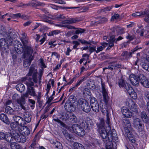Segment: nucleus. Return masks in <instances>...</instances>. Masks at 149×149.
<instances>
[{"label": "nucleus", "instance_id": "7", "mask_svg": "<svg viewBox=\"0 0 149 149\" xmlns=\"http://www.w3.org/2000/svg\"><path fill=\"white\" fill-rule=\"evenodd\" d=\"M133 125L134 128L139 132H141L144 130V125L142 120L139 118H135L133 120Z\"/></svg>", "mask_w": 149, "mask_h": 149}, {"label": "nucleus", "instance_id": "56", "mask_svg": "<svg viewBox=\"0 0 149 149\" xmlns=\"http://www.w3.org/2000/svg\"><path fill=\"white\" fill-rule=\"evenodd\" d=\"M90 102L91 105H92L95 103L98 102L96 98L93 97L91 98Z\"/></svg>", "mask_w": 149, "mask_h": 149}, {"label": "nucleus", "instance_id": "34", "mask_svg": "<svg viewBox=\"0 0 149 149\" xmlns=\"http://www.w3.org/2000/svg\"><path fill=\"white\" fill-rule=\"evenodd\" d=\"M141 117L142 121L145 123H147L149 121L148 117L145 111L141 112L140 114Z\"/></svg>", "mask_w": 149, "mask_h": 149}, {"label": "nucleus", "instance_id": "18", "mask_svg": "<svg viewBox=\"0 0 149 149\" xmlns=\"http://www.w3.org/2000/svg\"><path fill=\"white\" fill-rule=\"evenodd\" d=\"M121 111L123 115L127 118H130L132 116V112L126 107H122Z\"/></svg>", "mask_w": 149, "mask_h": 149}, {"label": "nucleus", "instance_id": "14", "mask_svg": "<svg viewBox=\"0 0 149 149\" xmlns=\"http://www.w3.org/2000/svg\"><path fill=\"white\" fill-rule=\"evenodd\" d=\"M75 102H72L70 103H66L64 107L67 111L69 112H72L74 111L75 109V108L78 107V104H75Z\"/></svg>", "mask_w": 149, "mask_h": 149}, {"label": "nucleus", "instance_id": "30", "mask_svg": "<svg viewBox=\"0 0 149 149\" xmlns=\"http://www.w3.org/2000/svg\"><path fill=\"white\" fill-rule=\"evenodd\" d=\"M80 21V20L77 19L70 18L68 19L63 21L62 23L63 24H71L79 22Z\"/></svg>", "mask_w": 149, "mask_h": 149}, {"label": "nucleus", "instance_id": "48", "mask_svg": "<svg viewBox=\"0 0 149 149\" xmlns=\"http://www.w3.org/2000/svg\"><path fill=\"white\" fill-rule=\"evenodd\" d=\"M41 94L40 93H39L37 96V101L39 104V106H42V101L41 100Z\"/></svg>", "mask_w": 149, "mask_h": 149}, {"label": "nucleus", "instance_id": "28", "mask_svg": "<svg viewBox=\"0 0 149 149\" xmlns=\"http://www.w3.org/2000/svg\"><path fill=\"white\" fill-rule=\"evenodd\" d=\"M82 110L86 113L89 112L91 110V109L89 103L87 102H85V103L82 105L81 108Z\"/></svg>", "mask_w": 149, "mask_h": 149}, {"label": "nucleus", "instance_id": "22", "mask_svg": "<svg viewBox=\"0 0 149 149\" xmlns=\"http://www.w3.org/2000/svg\"><path fill=\"white\" fill-rule=\"evenodd\" d=\"M63 26V27H66L70 29H77V30L75 31V33L76 34H78L80 33H83L85 31L84 29H81L80 28H76L73 26L65 24Z\"/></svg>", "mask_w": 149, "mask_h": 149}, {"label": "nucleus", "instance_id": "35", "mask_svg": "<svg viewBox=\"0 0 149 149\" xmlns=\"http://www.w3.org/2000/svg\"><path fill=\"white\" fill-rule=\"evenodd\" d=\"M22 36L21 40L23 45L26 44L28 42V38L26 34L25 33H23L22 34Z\"/></svg>", "mask_w": 149, "mask_h": 149}, {"label": "nucleus", "instance_id": "59", "mask_svg": "<svg viewBox=\"0 0 149 149\" xmlns=\"http://www.w3.org/2000/svg\"><path fill=\"white\" fill-rule=\"evenodd\" d=\"M17 125H18L16 123H15V122H12L10 124V127L13 130H15V129L17 126Z\"/></svg>", "mask_w": 149, "mask_h": 149}, {"label": "nucleus", "instance_id": "9", "mask_svg": "<svg viewBox=\"0 0 149 149\" xmlns=\"http://www.w3.org/2000/svg\"><path fill=\"white\" fill-rule=\"evenodd\" d=\"M72 128L73 131L80 136H83L85 134L84 129L79 125L74 124L72 125Z\"/></svg>", "mask_w": 149, "mask_h": 149}, {"label": "nucleus", "instance_id": "36", "mask_svg": "<svg viewBox=\"0 0 149 149\" xmlns=\"http://www.w3.org/2000/svg\"><path fill=\"white\" fill-rule=\"evenodd\" d=\"M93 111L97 113L99 112V105L98 102L95 103L92 105H91Z\"/></svg>", "mask_w": 149, "mask_h": 149}, {"label": "nucleus", "instance_id": "46", "mask_svg": "<svg viewBox=\"0 0 149 149\" xmlns=\"http://www.w3.org/2000/svg\"><path fill=\"white\" fill-rule=\"evenodd\" d=\"M116 32L119 35H121L125 32L124 29L123 28L117 27L115 28Z\"/></svg>", "mask_w": 149, "mask_h": 149}, {"label": "nucleus", "instance_id": "63", "mask_svg": "<svg viewBox=\"0 0 149 149\" xmlns=\"http://www.w3.org/2000/svg\"><path fill=\"white\" fill-rule=\"evenodd\" d=\"M119 15L118 14H114L112 16L111 20H114V19H118L119 17Z\"/></svg>", "mask_w": 149, "mask_h": 149}, {"label": "nucleus", "instance_id": "16", "mask_svg": "<svg viewBox=\"0 0 149 149\" xmlns=\"http://www.w3.org/2000/svg\"><path fill=\"white\" fill-rule=\"evenodd\" d=\"M85 123L84 127L85 130H87L89 132L90 130L93 129L94 124L90 118H88L85 121Z\"/></svg>", "mask_w": 149, "mask_h": 149}, {"label": "nucleus", "instance_id": "32", "mask_svg": "<svg viewBox=\"0 0 149 149\" xmlns=\"http://www.w3.org/2000/svg\"><path fill=\"white\" fill-rule=\"evenodd\" d=\"M33 58H26L24 61L23 66L24 68L29 67L31 65Z\"/></svg>", "mask_w": 149, "mask_h": 149}, {"label": "nucleus", "instance_id": "33", "mask_svg": "<svg viewBox=\"0 0 149 149\" xmlns=\"http://www.w3.org/2000/svg\"><path fill=\"white\" fill-rule=\"evenodd\" d=\"M31 116L29 113L25 112L24 113V121L29 123L31 121Z\"/></svg>", "mask_w": 149, "mask_h": 149}, {"label": "nucleus", "instance_id": "24", "mask_svg": "<svg viewBox=\"0 0 149 149\" xmlns=\"http://www.w3.org/2000/svg\"><path fill=\"white\" fill-rule=\"evenodd\" d=\"M141 79L140 83L144 87L146 88H149V81L146 78L143 74L141 75Z\"/></svg>", "mask_w": 149, "mask_h": 149}, {"label": "nucleus", "instance_id": "10", "mask_svg": "<svg viewBox=\"0 0 149 149\" xmlns=\"http://www.w3.org/2000/svg\"><path fill=\"white\" fill-rule=\"evenodd\" d=\"M100 109L102 113L104 114L106 113H107V120L106 122V123L108 125V127H109V128H110V119L109 115L108 113L107 104L106 103L102 105H101V104H100Z\"/></svg>", "mask_w": 149, "mask_h": 149}, {"label": "nucleus", "instance_id": "41", "mask_svg": "<svg viewBox=\"0 0 149 149\" xmlns=\"http://www.w3.org/2000/svg\"><path fill=\"white\" fill-rule=\"evenodd\" d=\"M85 102H86L83 99L81 98L79 99L77 102H74L75 104H78V106L82 107V105L85 103Z\"/></svg>", "mask_w": 149, "mask_h": 149}, {"label": "nucleus", "instance_id": "17", "mask_svg": "<svg viewBox=\"0 0 149 149\" xmlns=\"http://www.w3.org/2000/svg\"><path fill=\"white\" fill-rule=\"evenodd\" d=\"M121 67L120 64L119 63H115L113 62L111 63L107 67H106L103 69V70L108 69L111 70H117L118 68H120Z\"/></svg>", "mask_w": 149, "mask_h": 149}, {"label": "nucleus", "instance_id": "20", "mask_svg": "<svg viewBox=\"0 0 149 149\" xmlns=\"http://www.w3.org/2000/svg\"><path fill=\"white\" fill-rule=\"evenodd\" d=\"M14 120L18 125L22 126L26 123L24 119L18 116H13Z\"/></svg>", "mask_w": 149, "mask_h": 149}, {"label": "nucleus", "instance_id": "45", "mask_svg": "<svg viewBox=\"0 0 149 149\" xmlns=\"http://www.w3.org/2000/svg\"><path fill=\"white\" fill-rule=\"evenodd\" d=\"M125 88L126 89L127 92L129 93H131V91L133 90L130 85L127 83L125 85Z\"/></svg>", "mask_w": 149, "mask_h": 149}, {"label": "nucleus", "instance_id": "47", "mask_svg": "<svg viewBox=\"0 0 149 149\" xmlns=\"http://www.w3.org/2000/svg\"><path fill=\"white\" fill-rule=\"evenodd\" d=\"M17 102L19 105L25 104V98L24 97L21 96L20 99H17Z\"/></svg>", "mask_w": 149, "mask_h": 149}, {"label": "nucleus", "instance_id": "6", "mask_svg": "<svg viewBox=\"0 0 149 149\" xmlns=\"http://www.w3.org/2000/svg\"><path fill=\"white\" fill-rule=\"evenodd\" d=\"M29 82L27 81H26L25 84L27 86V91L29 95L31 96L34 97L36 96V93L35 90L32 86H34L33 82L31 81L32 78H29Z\"/></svg>", "mask_w": 149, "mask_h": 149}, {"label": "nucleus", "instance_id": "31", "mask_svg": "<svg viewBox=\"0 0 149 149\" xmlns=\"http://www.w3.org/2000/svg\"><path fill=\"white\" fill-rule=\"evenodd\" d=\"M6 113L10 115H14L15 114V111L10 106H6L5 108Z\"/></svg>", "mask_w": 149, "mask_h": 149}, {"label": "nucleus", "instance_id": "2", "mask_svg": "<svg viewBox=\"0 0 149 149\" xmlns=\"http://www.w3.org/2000/svg\"><path fill=\"white\" fill-rule=\"evenodd\" d=\"M16 52L19 54L23 53V57L24 59L26 58H33L32 54L33 52V48L30 46L27 45L26 44L23 46L20 44L17 45Z\"/></svg>", "mask_w": 149, "mask_h": 149}, {"label": "nucleus", "instance_id": "19", "mask_svg": "<svg viewBox=\"0 0 149 149\" xmlns=\"http://www.w3.org/2000/svg\"><path fill=\"white\" fill-rule=\"evenodd\" d=\"M146 15L149 17V11L148 10L145 9L143 12H135L134 13L132 14V15L133 17H140L142 16L144 17Z\"/></svg>", "mask_w": 149, "mask_h": 149}, {"label": "nucleus", "instance_id": "51", "mask_svg": "<svg viewBox=\"0 0 149 149\" xmlns=\"http://www.w3.org/2000/svg\"><path fill=\"white\" fill-rule=\"evenodd\" d=\"M86 78L85 77H82V79L80 80H78L76 84H75V86L78 87L81 83L82 82L84 81V80H86Z\"/></svg>", "mask_w": 149, "mask_h": 149}, {"label": "nucleus", "instance_id": "53", "mask_svg": "<svg viewBox=\"0 0 149 149\" xmlns=\"http://www.w3.org/2000/svg\"><path fill=\"white\" fill-rule=\"evenodd\" d=\"M112 6H109L108 7H106L105 8L102 9L101 11L102 12H106L107 11H110L111 9L112 8Z\"/></svg>", "mask_w": 149, "mask_h": 149}, {"label": "nucleus", "instance_id": "3", "mask_svg": "<svg viewBox=\"0 0 149 149\" xmlns=\"http://www.w3.org/2000/svg\"><path fill=\"white\" fill-rule=\"evenodd\" d=\"M7 36L5 39H1L0 40V42L1 44V42L4 41L8 45H10L13 43V41L16 38V35L14 30L13 29H10L7 33ZM6 44L4 43V45ZM1 45H2L1 44Z\"/></svg>", "mask_w": 149, "mask_h": 149}, {"label": "nucleus", "instance_id": "15", "mask_svg": "<svg viewBox=\"0 0 149 149\" xmlns=\"http://www.w3.org/2000/svg\"><path fill=\"white\" fill-rule=\"evenodd\" d=\"M126 104L128 106L130 109L132 111L137 113L138 106L133 101L129 100L128 101L126 102Z\"/></svg>", "mask_w": 149, "mask_h": 149}, {"label": "nucleus", "instance_id": "11", "mask_svg": "<svg viewBox=\"0 0 149 149\" xmlns=\"http://www.w3.org/2000/svg\"><path fill=\"white\" fill-rule=\"evenodd\" d=\"M142 75L139 76H135L133 74H132L130 76V83L134 86H137L139 84V81L141 78Z\"/></svg>", "mask_w": 149, "mask_h": 149}, {"label": "nucleus", "instance_id": "62", "mask_svg": "<svg viewBox=\"0 0 149 149\" xmlns=\"http://www.w3.org/2000/svg\"><path fill=\"white\" fill-rule=\"evenodd\" d=\"M73 44H74L73 46L74 49H77V46L80 45V43L77 41H74L73 42Z\"/></svg>", "mask_w": 149, "mask_h": 149}, {"label": "nucleus", "instance_id": "8", "mask_svg": "<svg viewBox=\"0 0 149 149\" xmlns=\"http://www.w3.org/2000/svg\"><path fill=\"white\" fill-rule=\"evenodd\" d=\"M122 125L123 129H122V130L123 133L130 131L132 129L130 121L129 119H123Z\"/></svg>", "mask_w": 149, "mask_h": 149}, {"label": "nucleus", "instance_id": "21", "mask_svg": "<svg viewBox=\"0 0 149 149\" xmlns=\"http://www.w3.org/2000/svg\"><path fill=\"white\" fill-rule=\"evenodd\" d=\"M19 131L20 133L24 136H28L30 133L29 129L26 126H22Z\"/></svg>", "mask_w": 149, "mask_h": 149}, {"label": "nucleus", "instance_id": "13", "mask_svg": "<svg viewBox=\"0 0 149 149\" xmlns=\"http://www.w3.org/2000/svg\"><path fill=\"white\" fill-rule=\"evenodd\" d=\"M38 73L37 70L35 68L33 67H30L29 72L28 73V75L31 76L32 75V79L34 82L37 83L38 81L37 78V74Z\"/></svg>", "mask_w": 149, "mask_h": 149}, {"label": "nucleus", "instance_id": "1", "mask_svg": "<svg viewBox=\"0 0 149 149\" xmlns=\"http://www.w3.org/2000/svg\"><path fill=\"white\" fill-rule=\"evenodd\" d=\"M98 131L105 144L106 149H112L113 146L112 141L113 138L116 135L115 129H112L111 131L108 132L105 129L100 130Z\"/></svg>", "mask_w": 149, "mask_h": 149}, {"label": "nucleus", "instance_id": "43", "mask_svg": "<svg viewBox=\"0 0 149 149\" xmlns=\"http://www.w3.org/2000/svg\"><path fill=\"white\" fill-rule=\"evenodd\" d=\"M62 133L66 139L68 140L69 139H71L72 138V135L69 134L65 130H64L62 131Z\"/></svg>", "mask_w": 149, "mask_h": 149}, {"label": "nucleus", "instance_id": "38", "mask_svg": "<svg viewBox=\"0 0 149 149\" xmlns=\"http://www.w3.org/2000/svg\"><path fill=\"white\" fill-rule=\"evenodd\" d=\"M108 19L107 18L104 17L101 18L100 20L97 22H95L94 23L92 24L94 25H96L97 24L104 23L107 22Z\"/></svg>", "mask_w": 149, "mask_h": 149}, {"label": "nucleus", "instance_id": "52", "mask_svg": "<svg viewBox=\"0 0 149 149\" xmlns=\"http://www.w3.org/2000/svg\"><path fill=\"white\" fill-rule=\"evenodd\" d=\"M83 94L86 96L90 95L91 94L90 90L87 88H85L83 90Z\"/></svg>", "mask_w": 149, "mask_h": 149}, {"label": "nucleus", "instance_id": "58", "mask_svg": "<svg viewBox=\"0 0 149 149\" xmlns=\"http://www.w3.org/2000/svg\"><path fill=\"white\" fill-rule=\"evenodd\" d=\"M28 6H31L35 7H37V2H34L32 1L29 2L28 3Z\"/></svg>", "mask_w": 149, "mask_h": 149}, {"label": "nucleus", "instance_id": "25", "mask_svg": "<svg viewBox=\"0 0 149 149\" xmlns=\"http://www.w3.org/2000/svg\"><path fill=\"white\" fill-rule=\"evenodd\" d=\"M0 119L7 125H9L10 123V122L7 115L4 113H2L0 115Z\"/></svg>", "mask_w": 149, "mask_h": 149}, {"label": "nucleus", "instance_id": "55", "mask_svg": "<svg viewBox=\"0 0 149 149\" xmlns=\"http://www.w3.org/2000/svg\"><path fill=\"white\" fill-rule=\"evenodd\" d=\"M36 142L33 141L29 148L31 149H36Z\"/></svg>", "mask_w": 149, "mask_h": 149}, {"label": "nucleus", "instance_id": "29", "mask_svg": "<svg viewBox=\"0 0 149 149\" xmlns=\"http://www.w3.org/2000/svg\"><path fill=\"white\" fill-rule=\"evenodd\" d=\"M104 123V120L103 119L101 118L99 122L97 123V125L98 128V131L100 130H102L105 129Z\"/></svg>", "mask_w": 149, "mask_h": 149}, {"label": "nucleus", "instance_id": "54", "mask_svg": "<svg viewBox=\"0 0 149 149\" xmlns=\"http://www.w3.org/2000/svg\"><path fill=\"white\" fill-rule=\"evenodd\" d=\"M144 95L146 100L149 101V91H146L144 92Z\"/></svg>", "mask_w": 149, "mask_h": 149}, {"label": "nucleus", "instance_id": "57", "mask_svg": "<svg viewBox=\"0 0 149 149\" xmlns=\"http://www.w3.org/2000/svg\"><path fill=\"white\" fill-rule=\"evenodd\" d=\"M96 47H91L90 46L89 47V51L90 52V54L94 51L96 52Z\"/></svg>", "mask_w": 149, "mask_h": 149}, {"label": "nucleus", "instance_id": "26", "mask_svg": "<svg viewBox=\"0 0 149 149\" xmlns=\"http://www.w3.org/2000/svg\"><path fill=\"white\" fill-rule=\"evenodd\" d=\"M125 135L127 136L130 141L133 143H135L136 142V140L135 139L134 135L132 134V133L130 131L126 132L124 133Z\"/></svg>", "mask_w": 149, "mask_h": 149}, {"label": "nucleus", "instance_id": "5", "mask_svg": "<svg viewBox=\"0 0 149 149\" xmlns=\"http://www.w3.org/2000/svg\"><path fill=\"white\" fill-rule=\"evenodd\" d=\"M11 137L12 140H11V142L15 140L17 142L24 143L26 142V138L25 136L22 135V134H19L14 131L11 133Z\"/></svg>", "mask_w": 149, "mask_h": 149}, {"label": "nucleus", "instance_id": "50", "mask_svg": "<svg viewBox=\"0 0 149 149\" xmlns=\"http://www.w3.org/2000/svg\"><path fill=\"white\" fill-rule=\"evenodd\" d=\"M131 97L133 99H136L137 97V95L136 93L133 90V91H131V93H129Z\"/></svg>", "mask_w": 149, "mask_h": 149}, {"label": "nucleus", "instance_id": "23", "mask_svg": "<svg viewBox=\"0 0 149 149\" xmlns=\"http://www.w3.org/2000/svg\"><path fill=\"white\" fill-rule=\"evenodd\" d=\"M102 93L103 94L104 101L107 103L108 102L109 97L108 95L107 91L105 89V86L102 84Z\"/></svg>", "mask_w": 149, "mask_h": 149}, {"label": "nucleus", "instance_id": "4", "mask_svg": "<svg viewBox=\"0 0 149 149\" xmlns=\"http://www.w3.org/2000/svg\"><path fill=\"white\" fill-rule=\"evenodd\" d=\"M69 113H63L61 115V116L59 118L53 119V120L57 122L60 124V125L65 128H67L68 126L63 122L67 123L68 121Z\"/></svg>", "mask_w": 149, "mask_h": 149}, {"label": "nucleus", "instance_id": "40", "mask_svg": "<svg viewBox=\"0 0 149 149\" xmlns=\"http://www.w3.org/2000/svg\"><path fill=\"white\" fill-rule=\"evenodd\" d=\"M61 31L60 30H54L51 31H50L49 33L48 34V35L50 36H54L61 33Z\"/></svg>", "mask_w": 149, "mask_h": 149}, {"label": "nucleus", "instance_id": "27", "mask_svg": "<svg viewBox=\"0 0 149 149\" xmlns=\"http://www.w3.org/2000/svg\"><path fill=\"white\" fill-rule=\"evenodd\" d=\"M68 121L73 123H77V120L76 116L74 114L69 113Z\"/></svg>", "mask_w": 149, "mask_h": 149}, {"label": "nucleus", "instance_id": "42", "mask_svg": "<svg viewBox=\"0 0 149 149\" xmlns=\"http://www.w3.org/2000/svg\"><path fill=\"white\" fill-rule=\"evenodd\" d=\"M118 83L120 88H125V85L126 84L125 81L123 79H121L118 80Z\"/></svg>", "mask_w": 149, "mask_h": 149}, {"label": "nucleus", "instance_id": "12", "mask_svg": "<svg viewBox=\"0 0 149 149\" xmlns=\"http://www.w3.org/2000/svg\"><path fill=\"white\" fill-rule=\"evenodd\" d=\"M11 140V133L7 132L6 133L3 132H0V140H4L8 143H10Z\"/></svg>", "mask_w": 149, "mask_h": 149}, {"label": "nucleus", "instance_id": "49", "mask_svg": "<svg viewBox=\"0 0 149 149\" xmlns=\"http://www.w3.org/2000/svg\"><path fill=\"white\" fill-rule=\"evenodd\" d=\"M78 40L82 44H84L85 43L88 44L89 45H91L92 43L94 44V42L93 41H90L88 42L84 40L78 39Z\"/></svg>", "mask_w": 149, "mask_h": 149}, {"label": "nucleus", "instance_id": "60", "mask_svg": "<svg viewBox=\"0 0 149 149\" xmlns=\"http://www.w3.org/2000/svg\"><path fill=\"white\" fill-rule=\"evenodd\" d=\"M17 143L15 142H12L10 144V147L12 149H17Z\"/></svg>", "mask_w": 149, "mask_h": 149}, {"label": "nucleus", "instance_id": "44", "mask_svg": "<svg viewBox=\"0 0 149 149\" xmlns=\"http://www.w3.org/2000/svg\"><path fill=\"white\" fill-rule=\"evenodd\" d=\"M74 149H85L84 146L81 144L75 143L74 144Z\"/></svg>", "mask_w": 149, "mask_h": 149}, {"label": "nucleus", "instance_id": "64", "mask_svg": "<svg viewBox=\"0 0 149 149\" xmlns=\"http://www.w3.org/2000/svg\"><path fill=\"white\" fill-rule=\"evenodd\" d=\"M115 36L114 35L111 36L110 38L109 42L113 43H114L115 41L116 42V39L115 38Z\"/></svg>", "mask_w": 149, "mask_h": 149}, {"label": "nucleus", "instance_id": "39", "mask_svg": "<svg viewBox=\"0 0 149 149\" xmlns=\"http://www.w3.org/2000/svg\"><path fill=\"white\" fill-rule=\"evenodd\" d=\"M53 145L55 148L57 149H63L62 144L59 142L56 141L53 142Z\"/></svg>", "mask_w": 149, "mask_h": 149}, {"label": "nucleus", "instance_id": "61", "mask_svg": "<svg viewBox=\"0 0 149 149\" xmlns=\"http://www.w3.org/2000/svg\"><path fill=\"white\" fill-rule=\"evenodd\" d=\"M134 35H132L130 36L128 34V35L126 36V38L127 39H129V41H131L133 40L134 38Z\"/></svg>", "mask_w": 149, "mask_h": 149}, {"label": "nucleus", "instance_id": "37", "mask_svg": "<svg viewBox=\"0 0 149 149\" xmlns=\"http://www.w3.org/2000/svg\"><path fill=\"white\" fill-rule=\"evenodd\" d=\"M16 88L17 91L20 92L24 91L25 89L24 86L22 84H17L16 86Z\"/></svg>", "mask_w": 149, "mask_h": 149}]
</instances>
